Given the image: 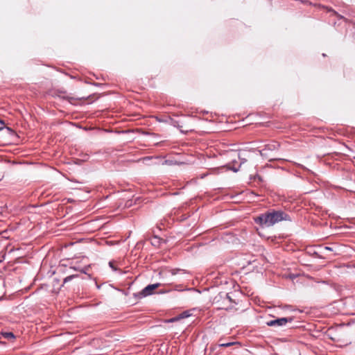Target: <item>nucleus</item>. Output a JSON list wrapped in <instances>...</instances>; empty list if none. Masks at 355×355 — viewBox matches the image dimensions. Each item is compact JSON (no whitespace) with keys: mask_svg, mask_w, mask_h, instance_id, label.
Here are the masks:
<instances>
[{"mask_svg":"<svg viewBox=\"0 0 355 355\" xmlns=\"http://www.w3.org/2000/svg\"><path fill=\"white\" fill-rule=\"evenodd\" d=\"M279 147V144L276 142V141H272L270 144H268L264 146V148L263 149H261V150H259L260 152V154L262 155V156H267L268 154H267V152L268 150H277Z\"/></svg>","mask_w":355,"mask_h":355,"instance_id":"4","label":"nucleus"},{"mask_svg":"<svg viewBox=\"0 0 355 355\" xmlns=\"http://www.w3.org/2000/svg\"><path fill=\"white\" fill-rule=\"evenodd\" d=\"M173 125L174 126L178 127L182 132L187 133L193 130L191 126L184 127L183 125L180 124L179 121H174Z\"/></svg>","mask_w":355,"mask_h":355,"instance_id":"5","label":"nucleus"},{"mask_svg":"<svg viewBox=\"0 0 355 355\" xmlns=\"http://www.w3.org/2000/svg\"><path fill=\"white\" fill-rule=\"evenodd\" d=\"M1 334L4 338L8 340H13L15 338V336L12 332H3Z\"/></svg>","mask_w":355,"mask_h":355,"instance_id":"8","label":"nucleus"},{"mask_svg":"<svg viewBox=\"0 0 355 355\" xmlns=\"http://www.w3.org/2000/svg\"><path fill=\"white\" fill-rule=\"evenodd\" d=\"M282 220H291V218L282 210L267 211L254 218V222L262 227H270Z\"/></svg>","mask_w":355,"mask_h":355,"instance_id":"1","label":"nucleus"},{"mask_svg":"<svg viewBox=\"0 0 355 355\" xmlns=\"http://www.w3.org/2000/svg\"><path fill=\"white\" fill-rule=\"evenodd\" d=\"M89 268H90L89 265H87L83 268H81L79 266H70V268H71L74 270H76V271H79L81 273H84V274H87V270H89Z\"/></svg>","mask_w":355,"mask_h":355,"instance_id":"6","label":"nucleus"},{"mask_svg":"<svg viewBox=\"0 0 355 355\" xmlns=\"http://www.w3.org/2000/svg\"><path fill=\"white\" fill-rule=\"evenodd\" d=\"M178 320H179V318H178V316H177V317H175V318L168 320L167 322H173L178 321Z\"/></svg>","mask_w":355,"mask_h":355,"instance_id":"14","label":"nucleus"},{"mask_svg":"<svg viewBox=\"0 0 355 355\" xmlns=\"http://www.w3.org/2000/svg\"><path fill=\"white\" fill-rule=\"evenodd\" d=\"M0 123L2 125H4V121L3 120L0 119Z\"/></svg>","mask_w":355,"mask_h":355,"instance_id":"18","label":"nucleus"},{"mask_svg":"<svg viewBox=\"0 0 355 355\" xmlns=\"http://www.w3.org/2000/svg\"><path fill=\"white\" fill-rule=\"evenodd\" d=\"M234 345H240L238 342H230V343H220L218 345L222 347H228Z\"/></svg>","mask_w":355,"mask_h":355,"instance_id":"9","label":"nucleus"},{"mask_svg":"<svg viewBox=\"0 0 355 355\" xmlns=\"http://www.w3.org/2000/svg\"><path fill=\"white\" fill-rule=\"evenodd\" d=\"M324 249L329 251H333V249L331 247L326 246Z\"/></svg>","mask_w":355,"mask_h":355,"instance_id":"15","label":"nucleus"},{"mask_svg":"<svg viewBox=\"0 0 355 355\" xmlns=\"http://www.w3.org/2000/svg\"><path fill=\"white\" fill-rule=\"evenodd\" d=\"M327 10L329 12H332L334 13V15L337 16L338 18L340 19H344V17L339 15L337 12H336L334 10H333L332 8H327Z\"/></svg>","mask_w":355,"mask_h":355,"instance_id":"11","label":"nucleus"},{"mask_svg":"<svg viewBox=\"0 0 355 355\" xmlns=\"http://www.w3.org/2000/svg\"><path fill=\"white\" fill-rule=\"evenodd\" d=\"M189 316V314L188 311H184L178 315V318L180 320V319L187 318Z\"/></svg>","mask_w":355,"mask_h":355,"instance_id":"12","label":"nucleus"},{"mask_svg":"<svg viewBox=\"0 0 355 355\" xmlns=\"http://www.w3.org/2000/svg\"><path fill=\"white\" fill-rule=\"evenodd\" d=\"M294 320L293 317L280 318L266 322L268 327H284L287 323H291Z\"/></svg>","mask_w":355,"mask_h":355,"instance_id":"2","label":"nucleus"},{"mask_svg":"<svg viewBox=\"0 0 355 355\" xmlns=\"http://www.w3.org/2000/svg\"><path fill=\"white\" fill-rule=\"evenodd\" d=\"M225 310L227 311H231L233 309V307L232 306H230V307H227V308H225Z\"/></svg>","mask_w":355,"mask_h":355,"instance_id":"17","label":"nucleus"},{"mask_svg":"<svg viewBox=\"0 0 355 355\" xmlns=\"http://www.w3.org/2000/svg\"><path fill=\"white\" fill-rule=\"evenodd\" d=\"M78 277V275H69V276H67V277H65L63 280V284H65L71 280H72L74 278H76Z\"/></svg>","mask_w":355,"mask_h":355,"instance_id":"10","label":"nucleus"},{"mask_svg":"<svg viewBox=\"0 0 355 355\" xmlns=\"http://www.w3.org/2000/svg\"><path fill=\"white\" fill-rule=\"evenodd\" d=\"M109 266H110V267L111 268H112V270H117V268L114 266V261H110L109 262Z\"/></svg>","mask_w":355,"mask_h":355,"instance_id":"13","label":"nucleus"},{"mask_svg":"<svg viewBox=\"0 0 355 355\" xmlns=\"http://www.w3.org/2000/svg\"><path fill=\"white\" fill-rule=\"evenodd\" d=\"M245 162V159H243V161L239 164H238V166H236V164H237V162L236 161H233L232 162L233 166H231V164H229L228 168L233 171L234 172H237L239 171V168H240L241 164L243 163H244Z\"/></svg>","mask_w":355,"mask_h":355,"instance_id":"7","label":"nucleus"},{"mask_svg":"<svg viewBox=\"0 0 355 355\" xmlns=\"http://www.w3.org/2000/svg\"><path fill=\"white\" fill-rule=\"evenodd\" d=\"M226 297H227V299H228L230 302H232V298H231V297L229 295V294H226Z\"/></svg>","mask_w":355,"mask_h":355,"instance_id":"16","label":"nucleus"},{"mask_svg":"<svg viewBox=\"0 0 355 355\" xmlns=\"http://www.w3.org/2000/svg\"><path fill=\"white\" fill-rule=\"evenodd\" d=\"M160 285L161 284L159 283L148 285L139 293V297H144L152 295L153 293V291Z\"/></svg>","mask_w":355,"mask_h":355,"instance_id":"3","label":"nucleus"}]
</instances>
